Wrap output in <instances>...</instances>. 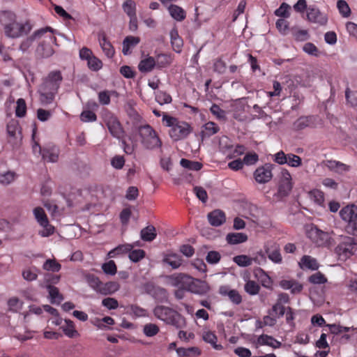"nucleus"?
Masks as SVG:
<instances>
[{"instance_id":"nucleus-54","label":"nucleus","mask_w":357,"mask_h":357,"mask_svg":"<svg viewBox=\"0 0 357 357\" xmlns=\"http://www.w3.org/2000/svg\"><path fill=\"white\" fill-rule=\"evenodd\" d=\"M308 281L312 284H321L326 282L327 279L326 278L324 274H322L320 272H317L310 276L308 278Z\"/></svg>"},{"instance_id":"nucleus-61","label":"nucleus","mask_w":357,"mask_h":357,"mask_svg":"<svg viewBox=\"0 0 357 357\" xmlns=\"http://www.w3.org/2000/svg\"><path fill=\"white\" fill-rule=\"evenodd\" d=\"M285 310L286 308L283 305L276 302V303L273 305L271 311L269 312V314L280 317L284 314Z\"/></svg>"},{"instance_id":"nucleus-37","label":"nucleus","mask_w":357,"mask_h":357,"mask_svg":"<svg viewBox=\"0 0 357 357\" xmlns=\"http://www.w3.org/2000/svg\"><path fill=\"white\" fill-rule=\"evenodd\" d=\"M130 250H132V246L129 244L119 245L107 253V257L114 258L117 256L128 253Z\"/></svg>"},{"instance_id":"nucleus-49","label":"nucleus","mask_w":357,"mask_h":357,"mask_svg":"<svg viewBox=\"0 0 357 357\" xmlns=\"http://www.w3.org/2000/svg\"><path fill=\"white\" fill-rule=\"evenodd\" d=\"M245 291L250 295H256L260 290L259 285L254 280H248L244 287Z\"/></svg>"},{"instance_id":"nucleus-36","label":"nucleus","mask_w":357,"mask_h":357,"mask_svg":"<svg viewBox=\"0 0 357 357\" xmlns=\"http://www.w3.org/2000/svg\"><path fill=\"white\" fill-rule=\"evenodd\" d=\"M162 262L169 265L172 268L176 269L181 265L182 259L181 256L176 254H168L164 257Z\"/></svg>"},{"instance_id":"nucleus-50","label":"nucleus","mask_w":357,"mask_h":357,"mask_svg":"<svg viewBox=\"0 0 357 357\" xmlns=\"http://www.w3.org/2000/svg\"><path fill=\"white\" fill-rule=\"evenodd\" d=\"M123 11L130 17L136 15V4L132 0H126L123 4Z\"/></svg>"},{"instance_id":"nucleus-14","label":"nucleus","mask_w":357,"mask_h":357,"mask_svg":"<svg viewBox=\"0 0 357 357\" xmlns=\"http://www.w3.org/2000/svg\"><path fill=\"white\" fill-rule=\"evenodd\" d=\"M273 166L271 164H266L259 167L254 172V178L258 183H266L273 177Z\"/></svg>"},{"instance_id":"nucleus-20","label":"nucleus","mask_w":357,"mask_h":357,"mask_svg":"<svg viewBox=\"0 0 357 357\" xmlns=\"http://www.w3.org/2000/svg\"><path fill=\"white\" fill-rule=\"evenodd\" d=\"M98 40L100 45L108 58H112L115 54V50L112 43L107 40V36L105 33L98 34Z\"/></svg>"},{"instance_id":"nucleus-48","label":"nucleus","mask_w":357,"mask_h":357,"mask_svg":"<svg viewBox=\"0 0 357 357\" xmlns=\"http://www.w3.org/2000/svg\"><path fill=\"white\" fill-rule=\"evenodd\" d=\"M43 269L52 271V272H59L61 268V266L59 263L56 262L54 259H47L43 266Z\"/></svg>"},{"instance_id":"nucleus-2","label":"nucleus","mask_w":357,"mask_h":357,"mask_svg":"<svg viewBox=\"0 0 357 357\" xmlns=\"http://www.w3.org/2000/svg\"><path fill=\"white\" fill-rule=\"evenodd\" d=\"M63 81V77L60 70H53L43 79L38 93L40 101L43 105L51 104Z\"/></svg>"},{"instance_id":"nucleus-16","label":"nucleus","mask_w":357,"mask_h":357,"mask_svg":"<svg viewBox=\"0 0 357 357\" xmlns=\"http://www.w3.org/2000/svg\"><path fill=\"white\" fill-rule=\"evenodd\" d=\"M48 31H50V27L43 28L34 31L33 34L22 40L19 47L20 50L23 52H26L36 39L40 38L44 35V33Z\"/></svg>"},{"instance_id":"nucleus-17","label":"nucleus","mask_w":357,"mask_h":357,"mask_svg":"<svg viewBox=\"0 0 357 357\" xmlns=\"http://www.w3.org/2000/svg\"><path fill=\"white\" fill-rule=\"evenodd\" d=\"M7 134L8 142L12 144L13 147L17 144L18 136H20V125L17 120L11 119L7 124ZM21 138V137H20Z\"/></svg>"},{"instance_id":"nucleus-18","label":"nucleus","mask_w":357,"mask_h":357,"mask_svg":"<svg viewBox=\"0 0 357 357\" xmlns=\"http://www.w3.org/2000/svg\"><path fill=\"white\" fill-rule=\"evenodd\" d=\"M307 17L310 22L318 24L321 26L326 25L328 22L326 15L314 7H309L307 8Z\"/></svg>"},{"instance_id":"nucleus-52","label":"nucleus","mask_w":357,"mask_h":357,"mask_svg":"<svg viewBox=\"0 0 357 357\" xmlns=\"http://www.w3.org/2000/svg\"><path fill=\"white\" fill-rule=\"evenodd\" d=\"M87 65L89 69L93 71H98L102 66V61L95 56H92L88 61Z\"/></svg>"},{"instance_id":"nucleus-33","label":"nucleus","mask_w":357,"mask_h":357,"mask_svg":"<svg viewBox=\"0 0 357 357\" xmlns=\"http://www.w3.org/2000/svg\"><path fill=\"white\" fill-rule=\"evenodd\" d=\"M45 288L48 291L52 303L59 304L63 300V296L59 293V289L55 286L49 284Z\"/></svg>"},{"instance_id":"nucleus-56","label":"nucleus","mask_w":357,"mask_h":357,"mask_svg":"<svg viewBox=\"0 0 357 357\" xmlns=\"http://www.w3.org/2000/svg\"><path fill=\"white\" fill-rule=\"evenodd\" d=\"M326 326L329 328L330 332L335 335L347 333L350 331L349 327L342 326L337 324H326Z\"/></svg>"},{"instance_id":"nucleus-8","label":"nucleus","mask_w":357,"mask_h":357,"mask_svg":"<svg viewBox=\"0 0 357 357\" xmlns=\"http://www.w3.org/2000/svg\"><path fill=\"white\" fill-rule=\"evenodd\" d=\"M33 215L36 221L43 227V229L39 231V234L43 237L52 235L54 232V227L50 224L43 208L40 206L36 207L33 209Z\"/></svg>"},{"instance_id":"nucleus-42","label":"nucleus","mask_w":357,"mask_h":357,"mask_svg":"<svg viewBox=\"0 0 357 357\" xmlns=\"http://www.w3.org/2000/svg\"><path fill=\"white\" fill-rule=\"evenodd\" d=\"M86 280L91 288H92L97 293L99 292L102 281L98 276L89 273L86 275Z\"/></svg>"},{"instance_id":"nucleus-11","label":"nucleus","mask_w":357,"mask_h":357,"mask_svg":"<svg viewBox=\"0 0 357 357\" xmlns=\"http://www.w3.org/2000/svg\"><path fill=\"white\" fill-rule=\"evenodd\" d=\"M264 252L265 255L275 264H281L282 262V256L280 252L279 244L272 241L266 242L264 245Z\"/></svg>"},{"instance_id":"nucleus-39","label":"nucleus","mask_w":357,"mask_h":357,"mask_svg":"<svg viewBox=\"0 0 357 357\" xmlns=\"http://www.w3.org/2000/svg\"><path fill=\"white\" fill-rule=\"evenodd\" d=\"M155 236V228L153 225H149L141 230L140 237L144 241H151Z\"/></svg>"},{"instance_id":"nucleus-53","label":"nucleus","mask_w":357,"mask_h":357,"mask_svg":"<svg viewBox=\"0 0 357 357\" xmlns=\"http://www.w3.org/2000/svg\"><path fill=\"white\" fill-rule=\"evenodd\" d=\"M26 112V105L25 100L23 98H19L17 100V107L15 109V114L18 117H23Z\"/></svg>"},{"instance_id":"nucleus-15","label":"nucleus","mask_w":357,"mask_h":357,"mask_svg":"<svg viewBox=\"0 0 357 357\" xmlns=\"http://www.w3.org/2000/svg\"><path fill=\"white\" fill-rule=\"evenodd\" d=\"M341 218L345 222L357 228V206L355 205H348L342 208L340 211Z\"/></svg>"},{"instance_id":"nucleus-25","label":"nucleus","mask_w":357,"mask_h":357,"mask_svg":"<svg viewBox=\"0 0 357 357\" xmlns=\"http://www.w3.org/2000/svg\"><path fill=\"white\" fill-rule=\"evenodd\" d=\"M280 286L284 289H290L294 294L300 293L303 290V285L294 280H282L280 282Z\"/></svg>"},{"instance_id":"nucleus-7","label":"nucleus","mask_w":357,"mask_h":357,"mask_svg":"<svg viewBox=\"0 0 357 357\" xmlns=\"http://www.w3.org/2000/svg\"><path fill=\"white\" fill-rule=\"evenodd\" d=\"M40 39L41 40L37 47L36 52L43 57H50L54 54L52 45L56 41V38L54 36L52 28H50V31L45 32Z\"/></svg>"},{"instance_id":"nucleus-58","label":"nucleus","mask_w":357,"mask_h":357,"mask_svg":"<svg viewBox=\"0 0 357 357\" xmlns=\"http://www.w3.org/2000/svg\"><path fill=\"white\" fill-rule=\"evenodd\" d=\"M287 164L288 165L293 167H298L302 165V160L301 157L293 153H289L287 156Z\"/></svg>"},{"instance_id":"nucleus-5","label":"nucleus","mask_w":357,"mask_h":357,"mask_svg":"<svg viewBox=\"0 0 357 357\" xmlns=\"http://www.w3.org/2000/svg\"><path fill=\"white\" fill-rule=\"evenodd\" d=\"M357 241L351 236H342L335 249L340 260H346L354 254Z\"/></svg>"},{"instance_id":"nucleus-41","label":"nucleus","mask_w":357,"mask_h":357,"mask_svg":"<svg viewBox=\"0 0 357 357\" xmlns=\"http://www.w3.org/2000/svg\"><path fill=\"white\" fill-rule=\"evenodd\" d=\"M155 61L153 57L144 59L140 61L138 68L142 73L150 72L155 66Z\"/></svg>"},{"instance_id":"nucleus-47","label":"nucleus","mask_w":357,"mask_h":357,"mask_svg":"<svg viewBox=\"0 0 357 357\" xmlns=\"http://www.w3.org/2000/svg\"><path fill=\"white\" fill-rule=\"evenodd\" d=\"M234 261L239 266L247 267L252 264V259L247 255H241L234 257Z\"/></svg>"},{"instance_id":"nucleus-6","label":"nucleus","mask_w":357,"mask_h":357,"mask_svg":"<svg viewBox=\"0 0 357 357\" xmlns=\"http://www.w3.org/2000/svg\"><path fill=\"white\" fill-rule=\"evenodd\" d=\"M102 120L106 124L110 134L117 139L123 137L124 131L117 117L109 110L102 113Z\"/></svg>"},{"instance_id":"nucleus-1","label":"nucleus","mask_w":357,"mask_h":357,"mask_svg":"<svg viewBox=\"0 0 357 357\" xmlns=\"http://www.w3.org/2000/svg\"><path fill=\"white\" fill-rule=\"evenodd\" d=\"M0 23L3 27L5 35L10 38H18L27 35L33 27L31 20L19 22L15 13L8 10L0 13Z\"/></svg>"},{"instance_id":"nucleus-40","label":"nucleus","mask_w":357,"mask_h":357,"mask_svg":"<svg viewBox=\"0 0 357 357\" xmlns=\"http://www.w3.org/2000/svg\"><path fill=\"white\" fill-rule=\"evenodd\" d=\"M258 342L261 345H268L273 348H278L281 345V343L279 341L268 335H260L258 338Z\"/></svg>"},{"instance_id":"nucleus-10","label":"nucleus","mask_w":357,"mask_h":357,"mask_svg":"<svg viewBox=\"0 0 357 357\" xmlns=\"http://www.w3.org/2000/svg\"><path fill=\"white\" fill-rule=\"evenodd\" d=\"M158 319L177 328L180 326V314L169 307L158 306Z\"/></svg>"},{"instance_id":"nucleus-4","label":"nucleus","mask_w":357,"mask_h":357,"mask_svg":"<svg viewBox=\"0 0 357 357\" xmlns=\"http://www.w3.org/2000/svg\"><path fill=\"white\" fill-rule=\"evenodd\" d=\"M173 285L181 287L194 294L204 295L209 291L207 283L201 280L195 279L185 273H177L169 276Z\"/></svg>"},{"instance_id":"nucleus-30","label":"nucleus","mask_w":357,"mask_h":357,"mask_svg":"<svg viewBox=\"0 0 357 357\" xmlns=\"http://www.w3.org/2000/svg\"><path fill=\"white\" fill-rule=\"evenodd\" d=\"M176 350L179 357H195L201 354V350L197 347L189 348L179 347Z\"/></svg>"},{"instance_id":"nucleus-38","label":"nucleus","mask_w":357,"mask_h":357,"mask_svg":"<svg viewBox=\"0 0 357 357\" xmlns=\"http://www.w3.org/2000/svg\"><path fill=\"white\" fill-rule=\"evenodd\" d=\"M324 165L327 167L330 170L333 171H344L347 172L349 169V167L344 163L339 161L328 160L324 161Z\"/></svg>"},{"instance_id":"nucleus-62","label":"nucleus","mask_w":357,"mask_h":357,"mask_svg":"<svg viewBox=\"0 0 357 357\" xmlns=\"http://www.w3.org/2000/svg\"><path fill=\"white\" fill-rule=\"evenodd\" d=\"M44 206L51 212L52 215L56 216L60 214L59 206L53 200H47L44 203Z\"/></svg>"},{"instance_id":"nucleus-28","label":"nucleus","mask_w":357,"mask_h":357,"mask_svg":"<svg viewBox=\"0 0 357 357\" xmlns=\"http://www.w3.org/2000/svg\"><path fill=\"white\" fill-rule=\"evenodd\" d=\"M167 9L171 17L178 22H182L186 17V12L177 5L171 4Z\"/></svg>"},{"instance_id":"nucleus-57","label":"nucleus","mask_w":357,"mask_h":357,"mask_svg":"<svg viewBox=\"0 0 357 357\" xmlns=\"http://www.w3.org/2000/svg\"><path fill=\"white\" fill-rule=\"evenodd\" d=\"M227 68L226 63L222 58H218L213 63V70L218 74H223L225 73Z\"/></svg>"},{"instance_id":"nucleus-34","label":"nucleus","mask_w":357,"mask_h":357,"mask_svg":"<svg viewBox=\"0 0 357 357\" xmlns=\"http://www.w3.org/2000/svg\"><path fill=\"white\" fill-rule=\"evenodd\" d=\"M202 339L204 342L211 344V346L217 350L222 349L221 344H217L218 337L214 332L211 331H204L202 333Z\"/></svg>"},{"instance_id":"nucleus-64","label":"nucleus","mask_w":357,"mask_h":357,"mask_svg":"<svg viewBox=\"0 0 357 357\" xmlns=\"http://www.w3.org/2000/svg\"><path fill=\"white\" fill-rule=\"evenodd\" d=\"M293 36L297 41H305L310 38V35L307 30H295L293 32Z\"/></svg>"},{"instance_id":"nucleus-26","label":"nucleus","mask_w":357,"mask_h":357,"mask_svg":"<svg viewBox=\"0 0 357 357\" xmlns=\"http://www.w3.org/2000/svg\"><path fill=\"white\" fill-rule=\"evenodd\" d=\"M171 43L174 51L180 53L182 50L183 41L181 37L179 36L176 28H174L170 31Z\"/></svg>"},{"instance_id":"nucleus-45","label":"nucleus","mask_w":357,"mask_h":357,"mask_svg":"<svg viewBox=\"0 0 357 357\" xmlns=\"http://www.w3.org/2000/svg\"><path fill=\"white\" fill-rule=\"evenodd\" d=\"M128 257L132 262L137 263L145 257V251L141 249H132L128 252Z\"/></svg>"},{"instance_id":"nucleus-60","label":"nucleus","mask_w":357,"mask_h":357,"mask_svg":"<svg viewBox=\"0 0 357 357\" xmlns=\"http://www.w3.org/2000/svg\"><path fill=\"white\" fill-rule=\"evenodd\" d=\"M80 119L83 122H93L96 121L97 116L91 110H84L80 114Z\"/></svg>"},{"instance_id":"nucleus-51","label":"nucleus","mask_w":357,"mask_h":357,"mask_svg":"<svg viewBox=\"0 0 357 357\" xmlns=\"http://www.w3.org/2000/svg\"><path fill=\"white\" fill-rule=\"evenodd\" d=\"M337 7L340 13L344 17H347L351 14V10L348 3L344 0H338Z\"/></svg>"},{"instance_id":"nucleus-46","label":"nucleus","mask_w":357,"mask_h":357,"mask_svg":"<svg viewBox=\"0 0 357 357\" xmlns=\"http://www.w3.org/2000/svg\"><path fill=\"white\" fill-rule=\"evenodd\" d=\"M102 269L105 274L109 275H114L117 272L116 265L113 260L103 263L102 264Z\"/></svg>"},{"instance_id":"nucleus-59","label":"nucleus","mask_w":357,"mask_h":357,"mask_svg":"<svg viewBox=\"0 0 357 357\" xmlns=\"http://www.w3.org/2000/svg\"><path fill=\"white\" fill-rule=\"evenodd\" d=\"M289 6L286 3H282L280 6L275 10V15L278 17H283L282 19L289 17Z\"/></svg>"},{"instance_id":"nucleus-55","label":"nucleus","mask_w":357,"mask_h":357,"mask_svg":"<svg viewBox=\"0 0 357 357\" xmlns=\"http://www.w3.org/2000/svg\"><path fill=\"white\" fill-rule=\"evenodd\" d=\"M210 112L216 116L218 120H225L226 114L225 111L222 109L219 105L213 104L210 108Z\"/></svg>"},{"instance_id":"nucleus-9","label":"nucleus","mask_w":357,"mask_h":357,"mask_svg":"<svg viewBox=\"0 0 357 357\" xmlns=\"http://www.w3.org/2000/svg\"><path fill=\"white\" fill-rule=\"evenodd\" d=\"M141 142L147 149H153L156 146V132L148 124L140 126L138 128Z\"/></svg>"},{"instance_id":"nucleus-29","label":"nucleus","mask_w":357,"mask_h":357,"mask_svg":"<svg viewBox=\"0 0 357 357\" xmlns=\"http://www.w3.org/2000/svg\"><path fill=\"white\" fill-rule=\"evenodd\" d=\"M120 288V285L118 282L114 281H109L107 282H102L101 284L100 289H99L98 294L102 295L112 294L117 291Z\"/></svg>"},{"instance_id":"nucleus-27","label":"nucleus","mask_w":357,"mask_h":357,"mask_svg":"<svg viewBox=\"0 0 357 357\" xmlns=\"http://www.w3.org/2000/svg\"><path fill=\"white\" fill-rule=\"evenodd\" d=\"M299 266L303 270L310 269L315 271L319 268V264L317 259L310 255L303 256L299 262Z\"/></svg>"},{"instance_id":"nucleus-43","label":"nucleus","mask_w":357,"mask_h":357,"mask_svg":"<svg viewBox=\"0 0 357 357\" xmlns=\"http://www.w3.org/2000/svg\"><path fill=\"white\" fill-rule=\"evenodd\" d=\"M181 165L188 169L199 171L202 168V164L197 161H192L185 158H182L180 161Z\"/></svg>"},{"instance_id":"nucleus-32","label":"nucleus","mask_w":357,"mask_h":357,"mask_svg":"<svg viewBox=\"0 0 357 357\" xmlns=\"http://www.w3.org/2000/svg\"><path fill=\"white\" fill-rule=\"evenodd\" d=\"M64 334L68 337L73 338L79 335L77 331L75 329V324L70 319H66L65 324L61 326Z\"/></svg>"},{"instance_id":"nucleus-13","label":"nucleus","mask_w":357,"mask_h":357,"mask_svg":"<svg viewBox=\"0 0 357 357\" xmlns=\"http://www.w3.org/2000/svg\"><path fill=\"white\" fill-rule=\"evenodd\" d=\"M282 176L280 178L278 185V195L281 197L289 195L293 188L291 176L287 169H282L281 172Z\"/></svg>"},{"instance_id":"nucleus-35","label":"nucleus","mask_w":357,"mask_h":357,"mask_svg":"<svg viewBox=\"0 0 357 357\" xmlns=\"http://www.w3.org/2000/svg\"><path fill=\"white\" fill-rule=\"evenodd\" d=\"M226 240L229 244L236 245L247 241L248 236L244 233H229Z\"/></svg>"},{"instance_id":"nucleus-44","label":"nucleus","mask_w":357,"mask_h":357,"mask_svg":"<svg viewBox=\"0 0 357 357\" xmlns=\"http://www.w3.org/2000/svg\"><path fill=\"white\" fill-rule=\"evenodd\" d=\"M173 61L171 54H158V68H165Z\"/></svg>"},{"instance_id":"nucleus-24","label":"nucleus","mask_w":357,"mask_h":357,"mask_svg":"<svg viewBox=\"0 0 357 357\" xmlns=\"http://www.w3.org/2000/svg\"><path fill=\"white\" fill-rule=\"evenodd\" d=\"M208 220L211 225L218 227L225 222L226 216L223 211L214 210L208 214Z\"/></svg>"},{"instance_id":"nucleus-23","label":"nucleus","mask_w":357,"mask_h":357,"mask_svg":"<svg viewBox=\"0 0 357 357\" xmlns=\"http://www.w3.org/2000/svg\"><path fill=\"white\" fill-rule=\"evenodd\" d=\"M140 42V38L137 36H126L123 41L122 52L124 55H129L132 53V50L136 47Z\"/></svg>"},{"instance_id":"nucleus-31","label":"nucleus","mask_w":357,"mask_h":357,"mask_svg":"<svg viewBox=\"0 0 357 357\" xmlns=\"http://www.w3.org/2000/svg\"><path fill=\"white\" fill-rule=\"evenodd\" d=\"M41 155L44 161L55 162L59 158V151L56 148H44Z\"/></svg>"},{"instance_id":"nucleus-21","label":"nucleus","mask_w":357,"mask_h":357,"mask_svg":"<svg viewBox=\"0 0 357 357\" xmlns=\"http://www.w3.org/2000/svg\"><path fill=\"white\" fill-rule=\"evenodd\" d=\"M219 293L222 296H227L229 300L235 305H239L242 302V296L236 289H230L227 286H221L219 289Z\"/></svg>"},{"instance_id":"nucleus-63","label":"nucleus","mask_w":357,"mask_h":357,"mask_svg":"<svg viewBox=\"0 0 357 357\" xmlns=\"http://www.w3.org/2000/svg\"><path fill=\"white\" fill-rule=\"evenodd\" d=\"M220 148L223 153H226L227 152H230L231 151L233 145L227 137H223L220 140Z\"/></svg>"},{"instance_id":"nucleus-22","label":"nucleus","mask_w":357,"mask_h":357,"mask_svg":"<svg viewBox=\"0 0 357 357\" xmlns=\"http://www.w3.org/2000/svg\"><path fill=\"white\" fill-rule=\"evenodd\" d=\"M220 130L219 126L213 121H208L201 128L200 136L202 139L208 138L218 133Z\"/></svg>"},{"instance_id":"nucleus-19","label":"nucleus","mask_w":357,"mask_h":357,"mask_svg":"<svg viewBox=\"0 0 357 357\" xmlns=\"http://www.w3.org/2000/svg\"><path fill=\"white\" fill-rule=\"evenodd\" d=\"M316 118L314 116H301L292 124V129L295 131H300L308 127H314Z\"/></svg>"},{"instance_id":"nucleus-3","label":"nucleus","mask_w":357,"mask_h":357,"mask_svg":"<svg viewBox=\"0 0 357 357\" xmlns=\"http://www.w3.org/2000/svg\"><path fill=\"white\" fill-rule=\"evenodd\" d=\"M162 116V123L166 127H170L169 135L174 141L186 138L192 131L191 126L185 122L179 121L177 118L169 116L165 112L162 114L158 111V117Z\"/></svg>"},{"instance_id":"nucleus-12","label":"nucleus","mask_w":357,"mask_h":357,"mask_svg":"<svg viewBox=\"0 0 357 357\" xmlns=\"http://www.w3.org/2000/svg\"><path fill=\"white\" fill-rule=\"evenodd\" d=\"M307 237L317 246H325L329 241V234L323 231L317 227H312L307 231Z\"/></svg>"}]
</instances>
